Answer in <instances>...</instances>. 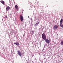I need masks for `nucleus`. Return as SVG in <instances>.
<instances>
[{
  "label": "nucleus",
  "mask_w": 63,
  "mask_h": 63,
  "mask_svg": "<svg viewBox=\"0 0 63 63\" xmlns=\"http://www.w3.org/2000/svg\"><path fill=\"white\" fill-rule=\"evenodd\" d=\"M42 37L43 39L44 40H45L46 43H47L48 44H49V41L48 39H47V37H46V35L45 33H43L42 35Z\"/></svg>",
  "instance_id": "nucleus-1"
},
{
  "label": "nucleus",
  "mask_w": 63,
  "mask_h": 63,
  "mask_svg": "<svg viewBox=\"0 0 63 63\" xmlns=\"http://www.w3.org/2000/svg\"><path fill=\"white\" fill-rule=\"evenodd\" d=\"M19 18L20 19V20L21 21H22L23 20V17L22 15H20L19 17Z\"/></svg>",
  "instance_id": "nucleus-2"
},
{
  "label": "nucleus",
  "mask_w": 63,
  "mask_h": 63,
  "mask_svg": "<svg viewBox=\"0 0 63 63\" xmlns=\"http://www.w3.org/2000/svg\"><path fill=\"white\" fill-rule=\"evenodd\" d=\"M53 28L54 30H56L57 29V28H58V26L57 25H55L53 27Z\"/></svg>",
  "instance_id": "nucleus-3"
},
{
  "label": "nucleus",
  "mask_w": 63,
  "mask_h": 63,
  "mask_svg": "<svg viewBox=\"0 0 63 63\" xmlns=\"http://www.w3.org/2000/svg\"><path fill=\"white\" fill-rule=\"evenodd\" d=\"M17 52H18V55H19L20 56H21L22 54H21V53L20 51L19 50L17 51Z\"/></svg>",
  "instance_id": "nucleus-4"
},
{
  "label": "nucleus",
  "mask_w": 63,
  "mask_h": 63,
  "mask_svg": "<svg viewBox=\"0 0 63 63\" xmlns=\"http://www.w3.org/2000/svg\"><path fill=\"white\" fill-rule=\"evenodd\" d=\"M10 8L9 6H7L6 7V11H9L10 10Z\"/></svg>",
  "instance_id": "nucleus-5"
},
{
  "label": "nucleus",
  "mask_w": 63,
  "mask_h": 63,
  "mask_svg": "<svg viewBox=\"0 0 63 63\" xmlns=\"http://www.w3.org/2000/svg\"><path fill=\"white\" fill-rule=\"evenodd\" d=\"M14 44L16 45L17 46H18L19 45V43L18 42H17L16 43H14Z\"/></svg>",
  "instance_id": "nucleus-6"
},
{
  "label": "nucleus",
  "mask_w": 63,
  "mask_h": 63,
  "mask_svg": "<svg viewBox=\"0 0 63 63\" xmlns=\"http://www.w3.org/2000/svg\"><path fill=\"white\" fill-rule=\"evenodd\" d=\"M39 23H40V21L38 22L36 24L34 25L35 26H38V25L39 24Z\"/></svg>",
  "instance_id": "nucleus-7"
},
{
  "label": "nucleus",
  "mask_w": 63,
  "mask_h": 63,
  "mask_svg": "<svg viewBox=\"0 0 63 63\" xmlns=\"http://www.w3.org/2000/svg\"><path fill=\"white\" fill-rule=\"evenodd\" d=\"M15 8L17 10H18V6L16 5L15 6Z\"/></svg>",
  "instance_id": "nucleus-8"
},
{
  "label": "nucleus",
  "mask_w": 63,
  "mask_h": 63,
  "mask_svg": "<svg viewBox=\"0 0 63 63\" xmlns=\"http://www.w3.org/2000/svg\"><path fill=\"white\" fill-rule=\"evenodd\" d=\"M0 2H1V3H2V4H4L5 3L4 2V1L2 0L1 1H0Z\"/></svg>",
  "instance_id": "nucleus-9"
},
{
  "label": "nucleus",
  "mask_w": 63,
  "mask_h": 63,
  "mask_svg": "<svg viewBox=\"0 0 63 63\" xmlns=\"http://www.w3.org/2000/svg\"><path fill=\"white\" fill-rule=\"evenodd\" d=\"M63 19H61V20L60 21V23H62V21H63Z\"/></svg>",
  "instance_id": "nucleus-10"
},
{
  "label": "nucleus",
  "mask_w": 63,
  "mask_h": 63,
  "mask_svg": "<svg viewBox=\"0 0 63 63\" xmlns=\"http://www.w3.org/2000/svg\"><path fill=\"white\" fill-rule=\"evenodd\" d=\"M60 26H61V27H62L63 28V25H62V24H60Z\"/></svg>",
  "instance_id": "nucleus-11"
},
{
  "label": "nucleus",
  "mask_w": 63,
  "mask_h": 63,
  "mask_svg": "<svg viewBox=\"0 0 63 63\" xmlns=\"http://www.w3.org/2000/svg\"><path fill=\"white\" fill-rule=\"evenodd\" d=\"M33 34L34 33V32H35V31H33L32 32Z\"/></svg>",
  "instance_id": "nucleus-12"
},
{
  "label": "nucleus",
  "mask_w": 63,
  "mask_h": 63,
  "mask_svg": "<svg viewBox=\"0 0 63 63\" xmlns=\"http://www.w3.org/2000/svg\"><path fill=\"white\" fill-rule=\"evenodd\" d=\"M7 18V16H6L4 17V18Z\"/></svg>",
  "instance_id": "nucleus-13"
},
{
  "label": "nucleus",
  "mask_w": 63,
  "mask_h": 63,
  "mask_svg": "<svg viewBox=\"0 0 63 63\" xmlns=\"http://www.w3.org/2000/svg\"><path fill=\"white\" fill-rule=\"evenodd\" d=\"M38 3H39V2H38L37 3L38 4Z\"/></svg>",
  "instance_id": "nucleus-14"
},
{
  "label": "nucleus",
  "mask_w": 63,
  "mask_h": 63,
  "mask_svg": "<svg viewBox=\"0 0 63 63\" xmlns=\"http://www.w3.org/2000/svg\"><path fill=\"white\" fill-rule=\"evenodd\" d=\"M29 16L28 17H29V16Z\"/></svg>",
  "instance_id": "nucleus-15"
},
{
  "label": "nucleus",
  "mask_w": 63,
  "mask_h": 63,
  "mask_svg": "<svg viewBox=\"0 0 63 63\" xmlns=\"http://www.w3.org/2000/svg\"><path fill=\"white\" fill-rule=\"evenodd\" d=\"M29 16L28 17H29V16Z\"/></svg>",
  "instance_id": "nucleus-16"
}]
</instances>
